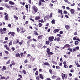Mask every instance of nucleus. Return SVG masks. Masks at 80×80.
I'll return each mask as SVG.
<instances>
[{
	"label": "nucleus",
	"instance_id": "nucleus-1",
	"mask_svg": "<svg viewBox=\"0 0 80 80\" xmlns=\"http://www.w3.org/2000/svg\"><path fill=\"white\" fill-rule=\"evenodd\" d=\"M32 9L33 11H34V12H32V13L33 14H35L37 12H38V9L37 7L35 6H33L32 7Z\"/></svg>",
	"mask_w": 80,
	"mask_h": 80
},
{
	"label": "nucleus",
	"instance_id": "nucleus-2",
	"mask_svg": "<svg viewBox=\"0 0 80 80\" xmlns=\"http://www.w3.org/2000/svg\"><path fill=\"white\" fill-rule=\"evenodd\" d=\"M46 49L48 50L46 51V52H47L48 54V57H50L51 56L50 55H53V52H50V49L49 48H47Z\"/></svg>",
	"mask_w": 80,
	"mask_h": 80
},
{
	"label": "nucleus",
	"instance_id": "nucleus-3",
	"mask_svg": "<svg viewBox=\"0 0 80 80\" xmlns=\"http://www.w3.org/2000/svg\"><path fill=\"white\" fill-rule=\"evenodd\" d=\"M5 6L6 7H7V8H9V9H10V8H12V7H14L15 6H11L10 5L8 4H5Z\"/></svg>",
	"mask_w": 80,
	"mask_h": 80
},
{
	"label": "nucleus",
	"instance_id": "nucleus-4",
	"mask_svg": "<svg viewBox=\"0 0 80 80\" xmlns=\"http://www.w3.org/2000/svg\"><path fill=\"white\" fill-rule=\"evenodd\" d=\"M54 39V37L53 36H51V37H49L48 38L49 41V42H52L53 40Z\"/></svg>",
	"mask_w": 80,
	"mask_h": 80
},
{
	"label": "nucleus",
	"instance_id": "nucleus-5",
	"mask_svg": "<svg viewBox=\"0 0 80 80\" xmlns=\"http://www.w3.org/2000/svg\"><path fill=\"white\" fill-rule=\"evenodd\" d=\"M45 2L44 0H39V2H38V5H42V3H45Z\"/></svg>",
	"mask_w": 80,
	"mask_h": 80
},
{
	"label": "nucleus",
	"instance_id": "nucleus-6",
	"mask_svg": "<svg viewBox=\"0 0 80 80\" xmlns=\"http://www.w3.org/2000/svg\"><path fill=\"white\" fill-rule=\"evenodd\" d=\"M65 27L67 30H69V29L70 28V27L69 25H67L66 24L65 25Z\"/></svg>",
	"mask_w": 80,
	"mask_h": 80
},
{
	"label": "nucleus",
	"instance_id": "nucleus-7",
	"mask_svg": "<svg viewBox=\"0 0 80 80\" xmlns=\"http://www.w3.org/2000/svg\"><path fill=\"white\" fill-rule=\"evenodd\" d=\"M1 70L2 72H3L4 70H6V66H3Z\"/></svg>",
	"mask_w": 80,
	"mask_h": 80
},
{
	"label": "nucleus",
	"instance_id": "nucleus-8",
	"mask_svg": "<svg viewBox=\"0 0 80 80\" xmlns=\"http://www.w3.org/2000/svg\"><path fill=\"white\" fill-rule=\"evenodd\" d=\"M40 17L39 16H36L35 18V20H40Z\"/></svg>",
	"mask_w": 80,
	"mask_h": 80
},
{
	"label": "nucleus",
	"instance_id": "nucleus-9",
	"mask_svg": "<svg viewBox=\"0 0 80 80\" xmlns=\"http://www.w3.org/2000/svg\"><path fill=\"white\" fill-rule=\"evenodd\" d=\"M71 13V14H74V12H75V10L73 9H71L70 10Z\"/></svg>",
	"mask_w": 80,
	"mask_h": 80
},
{
	"label": "nucleus",
	"instance_id": "nucleus-10",
	"mask_svg": "<svg viewBox=\"0 0 80 80\" xmlns=\"http://www.w3.org/2000/svg\"><path fill=\"white\" fill-rule=\"evenodd\" d=\"M43 65H47L48 67H50V65L48 62H45L43 64Z\"/></svg>",
	"mask_w": 80,
	"mask_h": 80
},
{
	"label": "nucleus",
	"instance_id": "nucleus-11",
	"mask_svg": "<svg viewBox=\"0 0 80 80\" xmlns=\"http://www.w3.org/2000/svg\"><path fill=\"white\" fill-rule=\"evenodd\" d=\"M8 14H7L5 17L4 18H5V20H8Z\"/></svg>",
	"mask_w": 80,
	"mask_h": 80
},
{
	"label": "nucleus",
	"instance_id": "nucleus-12",
	"mask_svg": "<svg viewBox=\"0 0 80 80\" xmlns=\"http://www.w3.org/2000/svg\"><path fill=\"white\" fill-rule=\"evenodd\" d=\"M60 29H56L54 30V33H57V32H58Z\"/></svg>",
	"mask_w": 80,
	"mask_h": 80
},
{
	"label": "nucleus",
	"instance_id": "nucleus-13",
	"mask_svg": "<svg viewBox=\"0 0 80 80\" xmlns=\"http://www.w3.org/2000/svg\"><path fill=\"white\" fill-rule=\"evenodd\" d=\"M39 78H40L41 79H43L44 78L43 77V75L42 74H40L39 75Z\"/></svg>",
	"mask_w": 80,
	"mask_h": 80
},
{
	"label": "nucleus",
	"instance_id": "nucleus-14",
	"mask_svg": "<svg viewBox=\"0 0 80 80\" xmlns=\"http://www.w3.org/2000/svg\"><path fill=\"white\" fill-rule=\"evenodd\" d=\"M14 18H15V20H18V17H17V16L15 15H14Z\"/></svg>",
	"mask_w": 80,
	"mask_h": 80
},
{
	"label": "nucleus",
	"instance_id": "nucleus-15",
	"mask_svg": "<svg viewBox=\"0 0 80 80\" xmlns=\"http://www.w3.org/2000/svg\"><path fill=\"white\" fill-rule=\"evenodd\" d=\"M66 77L65 74H63V73H62V78L63 80L65 78V77Z\"/></svg>",
	"mask_w": 80,
	"mask_h": 80
},
{
	"label": "nucleus",
	"instance_id": "nucleus-16",
	"mask_svg": "<svg viewBox=\"0 0 80 80\" xmlns=\"http://www.w3.org/2000/svg\"><path fill=\"white\" fill-rule=\"evenodd\" d=\"M64 45L66 48H70V45L68 44H65Z\"/></svg>",
	"mask_w": 80,
	"mask_h": 80
},
{
	"label": "nucleus",
	"instance_id": "nucleus-17",
	"mask_svg": "<svg viewBox=\"0 0 80 80\" xmlns=\"http://www.w3.org/2000/svg\"><path fill=\"white\" fill-rule=\"evenodd\" d=\"M34 34V35H38V32H37V31L36 30H34L33 31Z\"/></svg>",
	"mask_w": 80,
	"mask_h": 80
},
{
	"label": "nucleus",
	"instance_id": "nucleus-18",
	"mask_svg": "<svg viewBox=\"0 0 80 80\" xmlns=\"http://www.w3.org/2000/svg\"><path fill=\"white\" fill-rule=\"evenodd\" d=\"M15 56L16 57H20V55L19 54V53H16L15 54Z\"/></svg>",
	"mask_w": 80,
	"mask_h": 80
},
{
	"label": "nucleus",
	"instance_id": "nucleus-19",
	"mask_svg": "<svg viewBox=\"0 0 80 80\" xmlns=\"http://www.w3.org/2000/svg\"><path fill=\"white\" fill-rule=\"evenodd\" d=\"M42 37H43V35L39 36L38 37V39L39 40H40V39H42Z\"/></svg>",
	"mask_w": 80,
	"mask_h": 80
},
{
	"label": "nucleus",
	"instance_id": "nucleus-20",
	"mask_svg": "<svg viewBox=\"0 0 80 80\" xmlns=\"http://www.w3.org/2000/svg\"><path fill=\"white\" fill-rule=\"evenodd\" d=\"M9 3L10 4V5H14V2L12 1H9Z\"/></svg>",
	"mask_w": 80,
	"mask_h": 80
},
{
	"label": "nucleus",
	"instance_id": "nucleus-21",
	"mask_svg": "<svg viewBox=\"0 0 80 80\" xmlns=\"http://www.w3.org/2000/svg\"><path fill=\"white\" fill-rule=\"evenodd\" d=\"M58 13H61L62 12H63V11H62V10H60V9H58Z\"/></svg>",
	"mask_w": 80,
	"mask_h": 80
},
{
	"label": "nucleus",
	"instance_id": "nucleus-22",
	"mask_svg": "<svg viewBox=\"0 0 80 80\" xmlns=\"http://www.w3.org/2000/svg\"><path fill=\"white\" fill-rule=\"evenodd\" d=\"M15 32H12V33L11 34V36H12V37H14L15 36Z\"/></svg>",
	"mask_w": 80,
	"mask_h": 80
},
{
	"label": "nucleus",
	"instance_id": "nucleus-23",
	"mask_svg": "<svg viewBox=\"0 0 80 80\" xmlns=\"http://www.w3.org/2000/svg\"><path fill=\"white\" fill-rule=\"evenodd\" d=\"M10 60L9 59L7 62H6V64L7 65V64H10Z\"/></svg>",
	"mask_w": 80,
	"mask_h": 80
},
{
	"label": "nucleus",
	"instance_id": "nucleus-24",
	"mask_svg": "<svg viewBox=\"0 0 80 80\" xmlns=\"http://www.w3.org/2000/svg\"><path fill=\"white\" fill-rule=\"evenodd\" d=\"M22 73H23V74L25 75L26 73H27V72H26V71L25 70H23L22 71Z\"/></svg>",
	"mask_w": 80,
	"mask_h": 80
},
{
	"label": "nucleus",
	"instance_id": "nucleus-25",
	"mask_svg": "<svg viewBox=\"0 0 80 80\" xmlns=\"http://www.w3.org/2000/svg\"><path fill=\"white\" fill-rule=\"evenodd\" d=\"M49 72L50 73H51V74H53V71H52V70L51 69H49Z\"/></svg>",
	"mask_w": 80,
	"mask_h": 80
},
{
	"label": "nucleus",
	"instance_id": "nucleus-26",
	"mask_svg": "<svg viewBox=\"0 0 80 80\" xmlns=\"http://www.w3.org/2000/svg\"><path fill=\"white\" fill-rule=\"evenodd\" d=\"M78 43H79V42L78 41H75V44L76 45H78Z\"/></svg>",
	"mask_w": 80,
	"mask_h": 80
},
{
	"label": "nucleus",
	"instance_id": "nucleus-27",
	"mask_svg": "<svg viewBox=\"0 0 80 80\" xmlns=\"http://www.w3.org/2000/svg\"><path fill=\"white\" fill-rule=\"evenodd\" d=\"M51 23L52 24H55V20L54 19H53L51 22Z\"/></svg>",
	"mask_w": 80,
	"mask_h": 80
},
{
	"label": "nucleus",
	"instance_id": "nucleus-28",
	"mask_svg": "<svg viewBox=\"0 0 80 80\" xmlns=\"http://www.w3.org/2000/svg\"><path fill=\"white\" fill-rule=\"evenodd\" d=\"M46 45H49V44H50V41H46Z\"/></svg>",
	"mask_w": 80,
	"mask_h": 80
},
{
	"label": "nucleus",
	"instance_id": "nucleus-29",
	"mask_svg": "<svg viewBox=\"0 0 80 80\" xmlns=\"http://www.w3.org/2000/svg\"><path fill=\"white\" fill-rule=\"evenodd\" d=\"M25 7L27 8V10L28 11V6L27 4H26L25 5Z\"/></svg>",
	"mask_w": 80,
	"mask_h": 80
},
{
	"label": "nucleus",
	"instance_id": "nucleus-30",
	"mask_svg": "<svg viewBox=\"0 0 80 80\" xmlns=\"http://www.w3.org/2000/svg\"><path fill=\"white\" fill-rule=\"evenodd\" d=\"M60 38L59 37H58L57 38V42H60Z\"/></svg>",
	"mask_w": 80,
	"mask_h": 80
},
{
	"label": "nucleus",
	"instance_id": "nucleus-31",
	"mask_svg": "<svg viewBox=\"0 0 80 80\" xmlns=\"http://www.w3.org/2000/svg\"><path fill=\"white\" fill-rule=\"evenodd\" d=\"M36 79L37 80H40V77L39 76H37L36 77Z\"/></svg>",
	"mask_w": 80,
	"mask_h": 80
},
{
	"label": "nucleus",
	"instance_id": "nucleus-32",
	"mask_svg": "<svg viewBox=\"0 0 80 80\" xmlns=\"http://www.w3.org/2000/svg\"><path fill=\"white\" fill-rule=\"evenodd\" d=\"M51 2H52V3H57V0H55L54 1L52 0Z\"/></svg>",
	"mask_w": 80,
	"mask_h": 80
},
{
	"label": "nucleus",
	"instance_id": "nucleus-33",
	"mask_svg": "<svg viewBox=\"0 0 80 80\" xmlns=\"http://www.w3.org/2000/svg\"><path fill=\"white\" fill-rule=\"evenodd\" d=\"M20 55L21 57H23L24 55H23V52H21L20 53Z\"/></svg>",
	"mask_w": 80,
	"mask_h": 80
},
{
	"label": "nucleus",
	"instance_id": "nucleus-34",
	"mask_svg": "<svg viewBox=\"0 0 80 80\" xmlns=\"http://www.w3.org/2000/svg\"><path fill=\"white\" fill-rule=\"evenodd\" d=\"M56 69H60V67L58 66H57L56 67Z\"/></svg>",
	"mask_w": 80,
	"mask_h": 80
},
{
	"label": "nucleus",
	"instance_id": "nucleus-35",
	"mask_svg": "<svg viewBox=\"0 0 80 80\" xmlns=\"http://www.w3.org/2000/svg\"><path fill=\"white\" fill-rule=\"evenodd\" d=\"M4 52L6 54V55H8L9 54V52L8 51H5Z\"/></svg>",
	"mask_w": 80,
	"mask_h": 80
},
{
	"label": "nucleus",
	"instance_id": "nucleus-36",
	"mask_svg": "<svg viewBox=\"0 0 80 80\" xmlns=\"http://www.w3.org/2000/svg\"><path fill=\"white\" fill-rule=\"evenodd\" d=\"M76 65L78 67H80V65L78 64V63H77L76 64Z\"/></svg>",
	"mask_w": 80,
	"mask_h": 80
},
{
	"label": "nucleus",
	"instance_id": "nucleus-37",
	"mask_svg": "<svg viewBox=\"0 0 80 80\" xmlns=\"http://www.w3.org/2000/svg\"><path fill=\"white\" fill-rule=\"evenodd\" d=\"M10 45H12V41H10L9 44V45L10 46Z\"/></svg>",
	"mask_w": 80,
	"mask_h": 80
},
{
	"label": "nucleus",
	"instance_id": "nucleus-38",
	"mask_svg": "<svg viewBox=\"0 0 80 80\" xmlns=\"http://www.w3.org/2000/svg\"><path fill=\"white\" fill-rule=\"evenodd\" d=\"M35 74L36 75H37H37H38V71H36L35 73Z\"/></svg>",
	"mask_w": 80,
	"mask_h": 80
},
{
	"label": "nucleus",
	"instance_id": "nucleus-39",
	"mask_svg": "<svg viewBox=\"0 0 80 80\" xmlns=\"http://www.w3.org/2000/svg\"><path fill=\"white\" fill-rule=\"evenodd\" d=\"M38 25L39 27H41L42 26V23H39Z\"/></svg>",
	"mask_w": 80,
	"mask_h": 80
},
{
	"label": "nucleus",
	"instance_id": "nucleus-40",
	"mask_svg": "<svg viewBox=\"0 0 80 80\" xmlns=\"http://www.w3.org/2000/svg\"><path fill=\"white\" fill-rule=\"evenodd\" d=\"M75 48H76V50H79V47L78 46H77Z\"/></svg>",
	"mask_w": 80,
	"mask_h": 80
},
{
	"label": "nucleus",
	"instance_id": "nucleus-41",
	"mask_svg": "<svg viewBox=\"0 0 80 80\" xmlns=\"http://www.w3.org/2000/svg\"><path fill=\"white\" fill-rule=\"evenodd\" d=\"M6 50H8V51H10V48H9V47H8V46L6 48Z\"/></svg>",
	"mask_w": 80,
	"mask_h": 80
},
{
	"label": "nucleus",
	"instance_id": "nucleus-42",
	"mask_svg": "<svg viewBox=\"0 0 80 80\" xmlns=\"http://www.w3.org/2000/svg\"><path fill=\"white\" fill-rule=\"evenodd\" d=\"M26 32V30H24V31L22 30L21 31V33H24V32Z\"/></svg>",
	"mask_w": 80,
	"mask_h": 80
},
{
	"label": "nucleus",
	"instance_id": "nucleus-43",
	"mask_svg": "<svg viewBox=\"0 0 80 80\" xmlns=\"http://www.w3.org/2000/svg\"><path fill=\"white\" fill-rule=\"evenodd\" d=\"M1 79H4V80H6V78H5V77L3 76L2 77H1Z\"/></svg>",
	"mask_w": 80,
	"mask_h": 80
},
{
	"label": "nucleus",
	"instance_id": "nucleus-44",
	"mask_svg": "<svg viewBox=\"0 0 80 80\" xmlns=\"http://www.w3.org/2000/svg\"><path fill=\"white\" fill-rule=\"evenodd\" d=\"M18 77H20V78H22V76L20 74H18Z\"/></svg>",
	"mask_w": 80,
	"mask_h": 80
},
{
	"label": "nucleus",
	"instance_id": "nucleus-45",
	"mask_svg": "<svg viewBox=\"0 0 80 80\" xmlns=\"http://www.w3.org/2000/svg\"><path fill=\"white\" fill-rule=\"evenodd\" d=\"M3 31H4L5 32H6L7 31L6 30H7V28H3Z\"/></svg>",
	"mask_w": 80,
	"mask_h": 80
},
{
	"label": "nucleus",
	"instance_id": "nucleus-46",
	"mask_svg": "<svg viewBox=\"0 0 80 80\" xmlns=\"http://www.w3.org/2000/svg\"><path fill=\"white\" fill-rule=\"evenodd\" d=\"M63 32L62 31H60L59 32L60 34H61V35H62V34H63Z\"/></svg>",
	"mask_w": 80,
	"mask_h": 80
},
{
	"label": "nucleus",
	"instance_id": "nucleus-47",
	"mask_svg": "<svg viewBox=\"0 0 80 80\" xmlns=\"http://www.w3.org/2000/svg\"><path fill=\"white\" fill-rule=\"evenodd\" d=\"M24 63H28V60L27 59H26L24 61Z\"/></svg>",
	"mask_w": 80,
	"mask_h": 80
},
{
	"label": "nucleus",
	"instance_id": "nucleus-48",
	"mask_svg": "<svg viewBox=\"0 0 80 80\" xmlns=\"http://www.w3.org/2000/svg\"><path fill=\"white\" fill-rule=\"evenodd\" d=\"M52 62L53 63V64H55V65L57 64V62L55 61H52Z\"/></svg>",
	"mask_w": 80,
	"mask_h": 80
},
{
	"label": "nucleus",
	"instance_id": "nucleus-49",
	"mask_svg": "<svg viewBox=\"0 0 80 80\" xmlns=\"http://www.w3.org/2000/svg\"><path fill=\"white\" fill-rule=\"evenodd\" d=\"M75 51H77V50L75 48H74L73 49L72 52H74Z\"/></svg>",
	"mask_w": 80,
	"mask_h": 80
},
{
	"label": "nucleus",
	"instance_id": "nucleus-50",
	"mask_svg": "<svg viewBox=\"0 0 80 80\" xmlns=\"http://www.w3.org/2000/svg\"><path fill=\"white\" fill-rule=\"evenodd\" d=\"M64 13H65V14H67L68 13V12H67V11H66L65 10L64 11Z\"/></svg>",
	"mask_w": 80,
	"mask_h": 80
},
{
	"label": "nucleus",
	"instance_id": "nucleus-51",
	"mask_svg": "<svg viewBox=\"0 0 80 80\" xmlns=\"http://www.w3.org/2000/svg\"><path fill=\"white\" fill-rule=\"evenodd\" d=\"M70 72H71V73H73V72H74V70L73 69H71L70 70Z\"/></svg>",
	"mask_w": 80,
	"mask_h": 80
},
{
	"label": "nucleus",
	"instance_id": "nucleus-52",
	"mask_svg": "<svg viewBox=\"0 0 80 80\" xmlns=\"http://www.w3.org/2000/svg\"><path fill=\"white\" fill-rule=\"evenodd\" d=\"M4 9V8L2 7H0V10H2Z\"/></svg>",
	"mask_w": 80,
	"mask_h": 80
},
{
	"label": "nucleus",
	"instance_id": "nucleus-53",
	"mask_svg": "<svg viewBox=\"0 0 80 80\" xmlns=\"http://www.w3.org/2000/svg\"><path fill=\"white\" fill-rule=\"evenodd\" d=\"M11 49L12 51H14L15 50V48L14 47H12Z\"/></svg>",
	"mask_w": 80,
	"mask_h": 80
},
{
	"label": "nucleus",
	"instance_id": "nucleus-54",
	"mask_svg": "<svg viewBox=\"0 0 80 80\" xmlns=\"http://www.w3.org/2000/svg\"><path fill=\"white\" fill-rule=\"evenodd\" d=\"M25 18H26V16H25V15L23 16V18L24 20H25Z\"/></svg>",
	"mask_w": 80,
	"mask_h": 80
},
{
	"label": "nucleus",
	"instance_id": "nucleus-55",
	"mask_svg": "<svg viewBox=\"0 0 80 80\" xmlns=\"http://www.w3.org/2000/svg\"><path fill=\"white\" fill-rule=\"evenodd\" d=\"M3 29H2V28H1L0 29V32H3Z\"/></svg>",
	"mask_w": 80,
	"mask_h": 80
},
{
	"label": "nucleus",
	"instance_id": "nucleus-56",
	"mask_svg": "<svg viewBox=\"0 0 80 80\" xmlns=\"http://www.w3.org/2000/svg\"><path fill=\"white\" fill-rule=\"evenodd\" d=\"M17 32H20V29L18 28H17Z\"/></svg>",
	"mask_w": 80,
	"mask_h": 80
},
{
	"label": "nucleus",
	"instance_id": "nucleus-57",
	"mask_svg": "<svg viewBox=\"0 0 80 80\" xmlns=\"http://www.w3.org/2000/svg\"><path fill=\"white\" fill-rule=\"evenodd\" d=\"M27 38L28 39H30V38H31V36H28L27 37Z\"/></svg>",
	"mask_w": 80,
	"mask_h": 80
},
{
	"label": "nucleus",
	"instance_id": "nucleus-58",
	"mask_svg": "<svg viewBox=\"0 0 80 80\" xmlns=\"http://www.w3.org/2000/svg\"><path fill=\"white\" fill-rule=\"evenodd\" d=\"M65 17L66 18H69L67 14L65 15Z\"/></svg>",
	"mask_w": 80,
	"mask_h": 80
},
{
	"label": "nucleus",
	"instance_id": "nucleus-59",
	"mask_svg": "<svg viewBox=\"0 0 80 80\" xmlns=\"http://www.w3.org/2000/svg\"><path fill=\"white\" fill-rule=\"evenodd\" d=\"M8 79H9V76H7V78H6V80H7Z\"/></svg>",
	"mask_w": 80,
	"mask_h": 80
},
{
	"label": "nucleus",
	"instance_id": "nucleus-60",
	"mask_svg": "<svg viewBox=\"0 0 80 80\" xmlns=\"http://www.w3.org/2000/svg\"><path fill=\"white\" fill-rule=\"evenodd\" d=\"M61 80V78H56V80Z\"/></svg>",
	"mask_w": 80,
	"mask_h": 80
},
{
	"label": "nucleus",
	"instance_id": "nucleus-61",
	"mask_svg": "<svg viewBox=\"0 0 80 80\" xmlns=\"http://www.w3.org/2000/svg\"><path fill=\"white\" fill-rule=\"evenodd\" d=\"M5 40H8V37H6L5 38Z\"/></svg>",
	"mask_w": 80,
	"mask_h": 80
},
{
	"label": "nucleus",
	"instance_id": "nucleus-62",
	"mask_svg": "<svg viewBox=\"0 0 80 80\" xmlns=\"http://www.w3.org/2000/svg\"><path fill=\"white\" fill-rule=\"evenodd\" d=\"M67 10H70V8L69 7H66Z\"/></svg>",
	"mask_w": 80,
	"mask_h": 80
},
{
	"label": "nucleus",
	"instance_id": "nucleus-63",
	"mask_svg": "<svg viewBox=\"0 0 80 80\" xmlns=\"http://www.w3.org/2000/svg\"><path fill=\"white\" fill-rule=\"evenodd\" d=\"M76 40H78V42L80 41V40L79 38H77L76 39Z\"/></svg>",
	"mask_w": 80,
	"mask_h": 80
},
{
	"label": "nucleus",
	"instance_id": "nucleus-64",
	"mask_svg": "<svg viewBox=\"0 0 80 80\" xmlns=\"http://www.w3.org/2000/svg\"><path fill=\"white\" fill-rule=\"evenodd\" d=\"M46 80H51V79H50V78H48L46 79Z\"/></svg>",
	"mask_w": 80,
	"mask_h": 80
}]
</instances>
